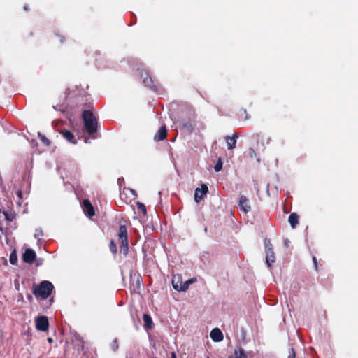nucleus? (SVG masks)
<instances>
[{"mask_svg":"<svg viewBox=\"0 0 358 358\" xmlns=\"http://www.w3.org/2000/svg\"><path fill=\"white\" fill-rule=\"evenodd\" d=\"M36 257V252L32 249H27L22 256L24 262L28 264H31Z\"/></svg>","mask_w":358,"mask_h":358,"instance_id":"7","label":"nucleus"},{"mask_svg":"<svg viewBox=\"0 0 358 358\" xmlns=\"http://www.w3.org/2000/svg\"><path fill=\"white\" fill-rule=\"evenodd\" d=\"M237 115L241 120H248L250 118V115H248L247 110L243 108H241L238 110Z\"/></svg>","mask_w":358,"mask_h":358,"instance_id":"22","label":"nucleus"},{"mask_svg":"<svg viewBox=\"0 0 358 358\" xmlns=\"http://www.w3.org/2000/svg\"><path fill=\"white\" fill-rule=\"evenodd\" d=\"M120 251L121 253L124 255V257H126L129 252V241L128 239L121 241V245Z\"/></svg>","mask_w":358,"mask_h":358,"instance_id":"19","label":"nucleus"},{"mask_svg":"<svg viewBox=\"0 0 358 358\" xmlns=\"http://www.w3.org/2000/svg\"><path fill=\"white\" fill-rule=\"evenodd\" d=\"M285 245H286L287 246H288V241H285Z\"/></svg>","mask_w":358,"mask_h":358,"instance_id":"39","label":"nucleus"},{"mask_svg":"<svg viewBox=\"0 0 358 358\" xmlns=\"http://www.w3.org/2000/svg\"><path fill=\"white\" fill-rule=\"evenodd\" d=\"M238 206L241 208V210L244 213H247L251 209V207L249 204V201L245 196H241L239 199Z\"/></svg>","mask_w":358,"mask_h":358,"instance_id":"10","label":"nucleus"},{"mask_svg":"<svg viewBox=\"0 0 358 358\" xmlns=\"http://www.w3.org/2000/svg\"><path fill=\"white\" fill-rule=\"evenodd\" d=\"M210 338L215 342H220L223 340V334L221 330L218 328L212 329L210 334Z\"/></svg>","mask_w":358,"mask_h":358,"instance_id":"13","label":"nucleus"},{"mask_svg":"<svg viewBox=\"0 0 358 358\" xmlns=\"http://www.w3.org/2000/svg\"><path fill=\"white\" fill-rule=\"evenodd\" d=\"M180 124L183 128H185L189 131H193L194 127H193V124H192V122L191 120H188V121L182 120V121H180Z\"/></svg>","mask_w":358,"mask_h":358,"instance_id":"23","label":"nucleus"},{"mask_svg":"<svg viewBox=\"0 0 358 358\" xmlns=\"http://www.w3.org/2000/svg\"><path fill=\"white\" fill-rule=\"evenodd\" d=\"M208 192V188L206 185L202 184L201 188H196L194 192V200L196 203H199L203 198L204 194H206Z\"/></svg>","mask_w":358,"mask_h":358,"instance_id":"6","label":"nucleus"},{"mask_svg":"<svg viewBox=\"0 0 358 358\" xmlns=\"http://www.w3.org/2000/svg\"><path fill=\"white\" fill-rule=\"evenodd\" d=\"M109 248H110V251L113 255H116L117 254V249L116 244H115V241L113 240H110V244H109Z\"/></svg>","mask_w":358,"mask_h":358,"instance_id":"26","label":"nucleus"},{"mask_svg":"<svg viewBox=\"0 0 358 358\" xmlns=\"http://www.w3.org/2000/svg\"><path fill=\"white\" fill-rule=\"evenodd\" d=\"M110 348L111 349L113 350V351L115 352L118 348H119V343H118V341L117 338L114 339L111 344H110Z\"/></svg>","mask_w":358,"mask_h":358,"instance_id":"28","label":"nucleus"},{"mask_svg":"<svg viewBox=\"0 0 358 358\" xmlns=\"http://www.w3.org/2000/svg\"><path fill=\"white\" fill-rule=\"evenodd\" d=\"M193 282H194L193 280H188L183 283H180V285H175V279H173L172 280V285L176 290L179 291V292H181V291L185 292L189 288V285Z\"/></svg>","mask_w":358,"mask_h":358,"instance_id":"11","label":"nucleus"},{"mask_svg":"<svg viewBox=\"0 0 358 358\" xmlns=\"http://www.w3.org/2000/svg\"><path fill=\"white\" fill-rule=\"evenodd\" d=\"M234 358H247V355L242 348H238L234 350Z\"/></svg>","mask_w":358,"mask_h":358,"instance_id":"20","label":"nucleus"},{"mask_svg":"<svg viewBox=\"0 0 358 358\" xmlns=\"http://www.w3.org/2000/svg\"><path fill=\"white\" fill-rule=\"evenodd\" d=\"M27 298L29 301L32 300V296L31 295H29Z\"/></svg>","mask_w":358,"mask_h":358,"instance_id":"38","label":"nucleus"},{"mask_svg":"<svg viewBox=\"0 0 358 358\" xmlns=\"http://www.w3.org/2000/svg\"><path fill=\"white\" fill-rule=\"evenodd\" d=\"M167 136V129L166 126H162L158 130V131L155 134L154 136V140L155 141H163L166 138Z\"/></svg>","mask_w":358,"mask_h":358,"instance_id":"12","label":"nucleus"},{"mask_svg":"<svg viewBox=\"0 0 358 358\" xmlns=\"http://www.w3.org/2000/svg\"><path fill=\"white\" fill-rule=\"evenodd\" d=\"M143 320L144 322V327L148 329H151L153 327L152 319V317L148 315L144 314L143 316Z\"/></svg>","mask_w":358,"mask_h":358,"instance_id":"18","label":"nucleus"},{"mask_svg":"<svg viewBox=\"0 0 358 358\" xmlns=\"http://www.w3.org/2000/svg\"><path fill=\"white\" fill-rule=\"evenodd\" d=\"M173 279H175V285H178V283L180 282L179 278H178V281L177 282H176V278H173Z\"/></svg>","mask_w":358,"mask_h":358,"instance_id":"35","label":"nucleus"},{"mask_svg":"<svg viewBox=\"0 0 358 358\" xmlns=\"http://www.w3.org/2000/svg\"><path fill=\"white\" fill-rule=\"evenodd\" d=\"M87 108V109L83 110L82 118L87 133L90 136H92L97 131L98 122L96 117L94 116L92 110L90 109L92 106L89 105Z\"/></svg>","mask_w":358,"mask_h":358,"instance_id":"1","label":"nucleus"},{"mask_svg":"<svg viewBox=\"0 0 358 358\" xmlns=\"http://www.w3.org/2000/svg\"><path fill=\"white\" fill-rule=\"evenodd\" d=\"M10 262L13 265L16 264V262H17V257L15 255H11L10 256Z\"/></svg>","mask_w":358,"mask_h":358,"instance_id":"30","label":"nucleus"},{"mask_svg":"<svg viewBox=\"0 0 358 358\" xmlns=\"http://www.w3.org/2000/svg\"><path fill=\"white\" fill-rule=\"evenodd\" d=\"M138 210L140 211L143 216L146 215L147 210L145 206L139 201L136 202Z\"/></svg>","mask_w":358,"mask_h":358,"instance_id":"25","label":"nucleus"},{"mask_svg":"<svg viewBox=\"0 0 358 358\" xmlns=\"http://www.w3.org/2000/svg\"><path fill=\"white\" fill-rule=\"evenodd\" d=\"M299 216L296 213H292L290 214L288 218V221L292 228H295L299 224Z\"/></svg>","mask_w":358,"mask_h":358,"instance_id":"17","label":"nucleus"},{"mask_svg":"<svg viewBox=\"0 0 358 358\" xmlns=\"http://www.w3.org/2000/svg\"><path fill=\"white\" fill-rule=\"evenodd\" d=\"M136 192L131 189H124L120 194V199L124 204H129L136 197Z\"/></svg>","mask_w":358,"mask_h":358,"instance_id":"4","label":"nucleus"},{"mask_svg":"<svg viewBox=\"0 0 358 358\" xmlns=\"http://www.w3.org/2000/svg\"><path fill=\"white\" fill-rule=\"evenodd\" d=\"M38 137L40 139V141L42 142V143L44 144L45 145H46V146L50 145V141L45 135L38 132Z\"/></svg>","mask_w":358,"mask_h":358,"instance_id":"24","label":"nucleus"},{"mask_svg":"<svg viewBox=\"0 0 358 358\" xmlns=\"http://www.w3.org/2000/svg\"><path fill=\"white\" fill-rule=\"evenodd\" d=\"M143 83L146 87H148L154 90H157V85L154 83L151 77L148 75H146L145 77L143 78Z\"/></svg>","mask_w":358,"mask_h":358,"instance_id":"16","label":"nucleus"},{"mask_svg":"<svg viewBox=\"0 0 358 358\" xmlns=\"http://www.w3.org/2000/svg\"><path fill=\"white\" fill-rule=\"evenodd\" d=\"M49 322L46 316H39L36 319V328L41 331H46L48 329Z\"/></svg>","mask_w":358,"mask_h":358,"instance_id":"5","label":"nucleus"},{"mask_svg":"<svg viewBox=\"0 0 358 358\" xmlns=\"http://www.w3.org/2000/svg\"><path fill=\"white\" fill-rule=\"evenodd\" d=\"M83 207L85 213L88 216L92 217L95 215L94 207L88 199L83 200Z\"/></svg>","mask_w":358,"mask_h":358,"instance_id":"9","label":"nucleus"},{"mask_svg":"<svg viewBox=\"0 0 358 358\" xmlns=\"http://www.w3.org/2000/svg\"><path fill=\"white\" fill-rule=\"evenodd\" d=\"M237 138L238 135L236 134H234L232 136H227L225 137L228 150H232L236 147Z\"/></svg>","mask_w":358,"mask_h":358,"instance_id":"14","label":"nucleus"},{"mask_svg":"<svg viewBox=\"0 0 358 358\" xmlns=\"http://www.w3.org/2000/svg\"><path fill=\"white\" fill-rule=\"evenodd\" d=\"M171 358H177L176 353L173 352L171 353Z\"/></svg>","mask_w":358,"mask_h":358,"instance_id":"36","label":"nucleus"},{"mask_svg":"<svg viewBox=\"0 0 358 358\" xmlns=\"http://www.w3.org/2000/svg\"><path fill=\"white\" fill-rule=\"evenodd\" d=\"M249 154H250V157H253L256 156V152H255V150L252 148L249 149Z\"/></svg>","mask_w":358,"mask_h":358,"instance_id":"32","label":"nucleus"},{"mask_svg":"<svg viewBox=\"0 0 358 358\" xmlns=\"http://www.w3.org/2000/svg\"><path fill=\"white\" fill-rule=\"evenodd\" d=\"M222 169V162L220 157L218 158L216 164L214 166V169L215 172H219Z\"/></svg>","mask_w":358,"mask_h":358,"instance_id":"27","label":"nucleus"},{"mask_svg":"<svg viewBox=\"0 0 358 358\" xmlns=\"http://www.w3.org/2000/svg\"><path fill=\"white\" fill-rule=\"evenodd\" d=\"M48 341L49 343H52L53 341H52V338H48Z\"/></svg>","mask_w":358,"mask_h":358,"instance_id":"37","label":"nucleus"},{"mask_svg":"<svg viewBox=\"0 0 358 358\" xmlns=\"http://www.w3.org/2000/svg\"><path fill=\"white\" fill-rule=\"evenodd\" d=\"M266 262L268 267L271 268L272 264L275 261V254L273 251V245L269 240L266 241Z\"/></svg>","mask_w":358,"mask_h":358,"instance_id":"3","label":"nucleus"},{"mask_svg":"<svg viewBox=\"0 0 358 358\" xmlns=\"http://www.w3.org/2000/svg\"><path fill=\"white\" fill-rule=\"evenodd\" d=\"M296 357V352L294 348H291L289 350V355H288V358H295Z\"/></svg>","mask_w":358,"mask_h":358,"instance_id":"31","label":"nucleus"},{"mask_svg":"<svg viewBox=\"0 0 358 358\" xmlns=\"http://www.w3.org/2000/svg\"><path fill=\"white\" fill-rule=\"evenodd\" d=\"M3 230V228L1 227H0V231H2Z\"/></svg>","mask_w":358,"mask_h":358,"instance_id":"40","label":"nucleus"},{"mask_svg":"<svg viewBox=\"0 0 358 358\" xmlns=\"http://www.w3.org/2000/svg\"><path fill=\"white\" fill-rule=\"evenodd\" d=\"M59 134L65 138L68 142L72 144H76L77 141L73 134L67 129H62L59 131Z\"/></svg>","mask_w":358,"mask_h":358,"instance_id":"8","label":"nucleus"},{"mask_svg":"<svg viewBox=\"0 0 358 358\" xmlns=\"http://www.w3.org/2000/svg\"><path fill=\"white\" fill-rule=\"evenodd\" d=\"M55 35L57 36L61 43H63L64 42L65 37L63 35L60 34L59 33H56Z\"/></svg>","mask_w":358,"mask_h":358,"instance_id":"29","label":"nucleus"},{"mask_svg":"<svg viewBox=\"0 0 358 358\" xmlns=\"http://www.w3.org/2000/svg\"><path fill=\"white\" fill-rule=\"evenodd\" d=\"M117 236L121 241L128 239L127 229L125 225L120 224L117 232Z\"/></svg>","mask_w":358,"mask_h":358,"instance_id":"15","label":"nucleus"},{"mask_svg":"<svg viewBox=\"0 0 358 358\" xmlns=\"http://www.w3.org/2000/svg\"><path fill=\"white\" fill-rule=\"evenodd\" d=\"M54 286L50 281L43 280L38 285L33 286V294L36 298L45 299L52 294Z\"/></svg>","mask_w":358,"mask_h":358,"instance_id":"2","label":"nucleus"},{"mask_svg":"<svg viewBox=\"0 0 358 358\" xmlns=\"http://www.w3.org/2000/svg\"><path fill=\"white\" fill-rule=\"evenodd\" d=\"M313 264H314V267H315V269L316 271L318 270L317 268V259L315 257H313Z\"/></svg>","mask_w":358,"mask_h":358,"instance_id":"33","label":"nucleus"},{"mask_svg":"<svg viewBox=\"0 0 358 358\" xmlns=\"http://www.w3.org/2000/svg\"><path fill=\"white\" fill-rule=\"evenodd\" d=\"M16 194L19 197V199H21L22 198V192L21 190H17Z\"/></svg>","mask_w":358,"mask_h":358,"instance_id":"34","label":"nucleus"},{"mask_svg":"<svg viewBox=\"0 0 358 358\" xmlns=\"http://www.w3.org/2000/svg\"><path fill=\"white\" fill-rule=\"evenodd\" d=\"M3 214L4 217H5V219L8 222L13 221L15 219V217H16V214L13 211H5V210H3Z\"/></svg>","mask_w":358,"mask_h":358,"instance_id":"21","label":"nucleus"}]
</instances>
